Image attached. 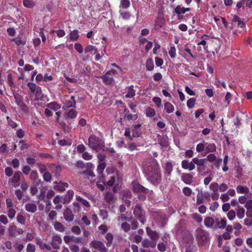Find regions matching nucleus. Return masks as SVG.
Masks as SVG:
<instances>
[{
	"mask_svg": "<svg viewBox=\"0 0 252 252\" xmlns=\"http://www.w3.org/2000/svg\"><path fill=\"white\" fill-rule=\"evenodd\" d=\"M116 71L114 69H112L107 71L102 77L103 83L105 85H109L112 84L114 81L113 76L116 74Z\"/></svg>",
	"mask_w": 252,
	"mask_h": 252,
	"instance_id": "5",
	"label": "nucleus"
},
{
	"mask_svg": "<svg viewBox=\"0 0 252 252\" xmlns=\"http://www.w3.org/2000/svg\"><path fill=\"white\" fill-rule=\"evenodd\" d=\"M205 226L213 229L217 227L222 229L224 228L226 226V221H204Z\"/></svg>",
	"mask_w": 252,
	"mask_h": 252,
	"instance_id": "6",
	"label": "nucleus"
},
{
	"mask_svg": "<svg viewBox=\"0 0 252 252\" xmlns=\"http://www.w3.org/2000/svg\"><path fill=\"white\" fill-rule=\"evenodd\" d=\"M36 165L38 167L39 172L40 173H43L45 172H47V168L45 164L42 163L41 162H38L36 163Z\"/></svg>",
	"mask_w": 252,
	"mask_h": 252,
	"instance_id": "50",
	"label": "nucleus"
},
{
	"mask_svg": "<svg viewBox=\"0 0 252 252\" xmlns=\"http://www.w3.org/2000/svg\"><path fill=\"white\" fill-rule=\"evenodd\" d=\"M141 124H137L133 126V128L132 129V135L133 138H137L140 136L141 134V130L140 127Z\"/></svg>",
	"mask_w": 252,
	"mask_h": 252,
	"instance_id": "22",
	"label": "nucleus"
},
{
	"mask_svg": "<svg viewBox=\"0 0 252 252\" xmlns=\"http://www.w3.org/2000/svg\"><path fill=\"white\" fill-rule=\"evenodd\" d=\"M135 95V91L133 89V86L132 85L130 86L128 88V92L126 94V98H132Z\"/></svg>",
	"mask_w": 252,
	"mask_h": 252,
	"instance_id": "41",
	"label": "nucleus"
},
{
	"mask_svg": "<svg viewBox=\"0 0 252 252\" xmlns=\"http://www.w3.org/2000/svg\"><path fill=\"white\" fill-rule=\"evenodd\" d=\"M193 178L192 175L189 173H183L181 176V180L187 185H190L193 182Z\"/></svg>",
	"mask_w": 252,
	"mask_h": 252,
	"instance_id": "16",
	"label": "nucleus"
},
{
	"mask_svg": "<svg viewBox=\"0 0 252 252\" xmlns=\"http://www.w3.org/2000/svg\"><path fill=\"white\" fill-rule=\"evenodd\" d=\"M190 10V8L189 7L185 8L184 7H181L180 5H178L174 8V12H175L177 15H181L184 14L186 12L189 11Z\"/></svg>",
	"mask_w": 252,
	"mask_h": 252,
	"instance_id": "23",
	"label": "nucleus"
},
{
	"mask_svg": "<svg viewBox=\"0 0 252 252\" xmlns=\"http://www.w3.org/2000/svg\"><path fill=\"white\" fill-rule=\"evenodd\" d=\"M9 236L13 238H15L18 234H21L23 233V230L21 228H17L16 226H11L8 229Z\"/></svg>",
	"mask_w": 252,
	"mask_h": 252,
	"instance_id": "14",
	"label": "nucleus"
},
{
	"mask_svg": "<svg viewBox=\"0 0 252 252\" xmlns=\"http://www.w3.org/2000/svg\"><path fill=\"white\" fill-rule=\"evenodd\" d=\"M205 150L207 153H214L216 151V146L214 143H209L205 142Z\"/></svg>",
	"mask_w": 252,
	"mask_h": 252,
	"instance_id": "26",
	"label": "nucleus"
},
{
	"mask_svg": "<svg viewBox=\"0 0 252 252\" xmlns=\"http://www.w3.org/2000/svg\"><path fill=\"white\" fill-rule=\"evenodd\" d=\"M219 185L217 182H214L210 185L209 188L213 192H218Z\"/></svg>",
	"mask_w": 252,
	"mask_h": 252,
	"instance_id": "53",
	"label": "nucleus"
},
{
	"mask_svg": "<svg viewBox=\"0 0 252 252\" xmlns=\"http://www.w3.org/2000/svg\"><path fill=\"white\" fill-rule=\"evenodd\" d=\"M13 94L15 102L17 105L20 104L21 103L24 102L23 97L21 94H18L15 92H13Z\"/></svg>",
	"mask_w": 252,
	"mask_h": 252,
	"instance_id": "35",
	"label": "nucleus"
},
{
	"mask_svg": "<svg viewBox=\"0 0 252 252\" xmlns=\"http://www.w3.org/2000/svg\"><path fill=\"white\" fill-rule=\"evenodd\" d=\"M63 196L59 195H56L53 199V203L56 205L54 208L57 210L61 209L62 208V204H63Z\"/></svg>",
	"mask_w": 252,
	"mask_h": 252,
	"instance_id": "20",
	"label": "nucleus"
},
{
	"mask_svg": "<svg viewBox=\"0 0 252 252\" xmlns=\"http://www.w3.org/2000/svg\"><path fill=\"white\" fill-rule=\"evenodd\" d=\"M194 164L197 165V171L198 173L201 172L202 170H204V165L207 161V159L201 158L199 159L197 158H193Z\"/></svg>",
	"mask_w": 252,
	"mask_h": 252,
	"instance_id": "10",
	"label": "nucleus"
},
{
	"mask_svg": "<svg viewBox=\"0 0 252 252\" xmlns=\"http://www.w3.org/2000/svg\"><path fill=\"white\" fill-rule=\"evenodd\" d=\"M43 180L46 182H50L52 179V175L48 171L45 172L43 174Z\"/></svg>",
	"mask_w": 252,
	"mask_h": 252,
	"instance_id": "56",
	"label": "nucleus"
},
{
	"mask_svg": "<svg viewBox=\"0 0 252 252\" xmlns=\"http://www.w3.org/2000/svg\"><path fill=\"white\" fill-rule=\"evenodd\" d=\"M88 145L93 150L98 152L104 146V143L99 137L92 134L88 139Z\"/></svg>",
	"mask_w": 252,
	"mask_h": 252,
	"instance_id": "2",
	"label": "nucleus"
},
{
	"mask_svg": "<svg viewBox=\"0 0 252 252\" xmlns=\"http://www.w3.org/2000/svg\"><path fill=\"white\" fill-rule=\"evenodd\" d=\"M63 216L66 220H73V215L71 209L66 208L63 212Z\"/></svg>",
	"mask_w": 252,
	"mask_h": 252,
	"instance_id": "27",
	"label": "nucleus"
},
{
	"mask_svg": "<svg viewBox=\"0 0 252 252\" xmlns=\"http://www.w3.org/2000/svg\"><path fill=\"white\" fill-rule=\"evenodd\" d=\"M90 246L100 252H107L108 250L101 241L94 240L90 243Z\"/></svg>",
	"mask_w": 252,
	"mask_h": 252,
	"instance_id": "9",
	"label": "nucleus"
},
{
	"mask_svg": "<svg viewBox=\"0 0 252 252\" xmlns=\"http://www.w3.org/2000/svg\"><path fill=\"white\" fill-rule=\"evenodd\" d=\"M237 213V216L239 219H242L245 216V210L243 208L239 206H238L237 208L236 209Z\"/></svg>",
	"mask_w": 252,
	"mask_h": 252,
	"instance_id": "34",
	"label": "nucleus"
},
{
	"mask_svg": "<svg viewBox=\"0 0 252 252\" xmlns=\"http://www.w3.org/2000/svg\"><path fill=\"white\" fill-rule=\"evenodd\" d=\"M146 69L148 71H152L153 70L154 67V64L153 60L152 58H149L146 62Z\"/></svg>",
	"mask_w": 252,
	"mask_h": 252,
	"instance_id": "36",
	"label": "nucleus"
},
{
	"mask_svg": "<svg viewBox=\"0 0 252 252\" xmlns=\"http://www.w3.org/2000/svg\"><path fill=\"white\" fill-rule=\"evenodd\" d=\"M77 113L74 109H71L66 114L67 118L74 119L77 116Z\"/></svg>",
	"mask_w": 252,
	"mask_h": 252,
	"instance_id": "46",
	"label": "nucleus"
},
{
	"mask_svg": "<svg viewBox=\"0 0 252 252\" xmlns=\"http://www.w3.org/2000/svg\"><path fill=\"white\" fill-rule=\"evenodd\" d=\"M156 114L155 110L154 108L148 107L146 109V115L148 117H153Z\"/></svg>",
	"mask_w": 252,
	"mask_h": 252,
	"instance_id": "47",
	"label": "nucleus"
},
{
	"mask_svg": "<svg viewBox=\"0 0 252 252\" xmlns=\"http://www.w3.org/2000/svg\"><path fill=\"white\" fill-rule=\"evenodd\" d=\"M50 170L55 174L56 177L60 176L62 172V166L61 165L55 163H51L48 164Z\"/></svg>",
	"mask_w": 252,
	"mask_h": 252,
	"instance_id": "11",
	"label": "nucleus"
},
{
	"mask_svg": "<svg viewBox=\"0 0 252 252\" xmlns=\"http://www.w3.org/2000/svg\"><path fill=\"white\" fill-rule=\"evenodd\" d=\"M84 51L86 54L93 51L94 52V53H96L97 52V49L94 45H88L85 47Z\"/></svg>",
	"mask_w": 252,
	"mask_h": 252,
	"instance_id": "42",
	"label": "nucleus"
},
{
	"mask_svg": "<svg viewBox=\"0 0 252 252\" xmlns=\"http://www.w3.org/2000/svg\"><path fill=\"white\" fill-rule=\"evenodd\" d=\"M15 194L16 196L17 199L20 201L23 197L24 193L22 190L18 189L15 191Z\"/></svg>",
	"mask_w": 252,
	"mask_h": 252,
	"instance_id": "61",
	"label": "nucleus"
},
{
	"mask_svg": "<svg viewBox=\"0 0 252 252\" xmlns=\"http://www.w3.org/2000/svg\"><path fill=\"white\" fill-rule=\"evenodd\" d=\"M26 210L29 212L34 213L37 210L36 206L33 203H28L25 206Z\"/></svg>",
	"mask_w": 252,
	"mask_h": 252,
	"instance_id": "37",
	"label": "nucleus"
},
{
	"mask_svg": "<svg viewBox=\"0 0 252 252\" xmlns=\"http://www.w3.org/2000/svg\"><path fill=\"white\" fill-rule=\"evenodd\" d=\"M105 238L107 241L106 246L107 247H109L112 243L113 240V236L111 233H108L105 236Z\"/></svg>",
	"mask_w": 252,
	"mask_h": 252,
	"instance_id": "48",
	"label": "nucleus"
},
{
	"mask_svg": "<svg viewBox=\"0 0 252 252\" xmlns=\"http://www.w3.org/2000/svg\"><path fill=\"white\" fill-rule=\"evenodd\" d=\"M164 107L166 112L168 114L171 113L174 110V106L169 102H166L164 103Z\"/></svg>",
	"mask_w": 252,
	"mask_h": 252,
	"instance_id": "33",
	"label": "nucleus"
},
{
	"mask_svg": "<svg viewBox=\"0 0 252 252\" xmlns=\"http://www.w3.org/2000/svg\"><path fill=\"white\" fill-rule=\"evenodd\" d=\"M169 54L172 59H174L176 55V49L174 46H171L169 50Z\"/></svg>",
	"mask_w": 252,
	"mask_h": 252,
	"instance_id": "57",
	"label": "nucleus"
},
{
	"mask_svg": "<svg viewBox=\"0 0 252 252\" xmlns=\"http://www.w3.org/2000/svg\"><path fill=\"white\" fill-rule=\"evenodd\" d=\"M26 251H27V252H35V246L32 244L29 243L27 246Z\"/></svg>",
	"mask_w": 252,
	"mask_h": 252,
	"instance_id": "63",
	"label": "nucleus"
},
{
	"mask_svg": "<svg viewBox=\"0 0 252 252\" xmlns=\"http://www.w3.org/2000/svg\"><path fill=\"white\" fill-rule=\"evenodd\" d=\"M82 174L86 175L87 176V177L89 179L92 180L93 178L95 177V175L93 171L90 169H86L84 170L82 172Z\"/></svg>",
	"mask_w": 252,
	"mask_h": 252,
	"instance_id": "38",
	"label": "nucleus"
},
{
	"mask_svg": "<svg viewBox=\"0 0 252 252\" xmlns=\"http://www.w3.org/2000/svg\"><path fill=\"white\" fill-rule=\"evenodd\" d=\"M236 191L238 193L247 194L249 192V189L246 186L238 185L236 187Z\"/></svg>",
	"mask_w": 252,
	"mask_h": 252,
	"instance_id": "32",
	"label": "nucleus"
},
{
	"mask_svg": "<svg viewBox=\"0 0 252 252\" xmlns=\"http://www.w3.org/2000/svg\"><path fill=\"white\" fill-rule=\"evenodd\" d=\"M70 108H76V101L74 96H71L70 99L66 100L63 106L64 110Z\"/></svg>",
	"mask_w": 252,
	"mask_h": 252,
	"instance_id": "17",
	"label": "nucleus"
},
{
	"mask_svg": "<svg viewBox=\"0 0 252 252\" xmlns=\"http://www.w3.org/2000/svg\"><path fill=\"white\" fill-rule=\"evenodd\" d=\"M130 5L129 0H121L120 7L123 9H127L130 6Z\"/></svg>",
	"mask_w": 252,
	"mask_h": 252,
	"instance_id": "49",
	"label": "nucleus"
},
{
	"mask_svg": "<svg viewBox=\"0 0 252 252\" xmlns=\"http://www.w3.org/2000/svg\"><path fill=\"white\" fill-rule=\"evenodd\" d=\"M79 31L77 30H74L71 31L69 34V41H75L78 39L79 38Z\"/></svg>",
	"mask_w": 252,
	"mask_h": 252,
	"instance_id": "25",
	"label": "nucleus"
},
{
	"mask_svg": "<svg viewBox=\"0 0 252 252\" xmlns=\"http://www.w3.org/2000/svg\"><path fill=\"white\" fill-rule=\"evenodd\" d=\"M205 142L200 143L196 146V150L197 152H201L205 149Z\"/></svg>",
	"mask_w": 252,
	"mask_h": 252,
	"instance_id": "59",
	"label": "nucleus"
},
{
	"mask_svg": "<svg viewBox=\"0 0 252 252\" xmlns=\"http://www.w3.org/2000/svg\"><path fill=\"white\" fill-rule=\"evenodd\" d=\"M35 101H39L43 99V94L42 93V90L41 87L37 89V90L35 92Z\"/></svg>",
	"mask_w": 252,
	"mask_h": 252,
	"instance_id": "39",
	"label": "nucleus"
},
{
	"mask_svg": "<svg viewBox=\"0 0 252 252\" xmlns=\"http://www.w3.org/2000/svg\"><path fill=\"white\" fill-rule=\"evenodd\" d=\"M46 107H48L50 110L54 112H57L61 108V105L58 104L57 102L54 101L51 103H48L46 105Z\"/></svg>",
	"mask_w": 252,
	"mask_h": 252,
	"instance_id": "24",
	"label": "nucleus"
},
{
	"mask_svg": "<svg viewBox=\"0 0 252 252\" xmlns=\"http://www.w3.org/2000/svg\"><path fill=\"white\" fill-rule=\"evenodd\" d=\"M141 245L143 248H148L151 247L155 248L157 245V242H155L151 240L145 239L143 240Z\"/></svg>",
	"mask_w": 252,
	"mask_h": 252,
	"instance_id": "21",
	"label": "nucleus"
},
{
	"mask_svg": "<svg viewBox=\"0 0 252 252\" xmlns=\"http://www.w3.org/2000/svg\"><path fill=\"white\" fill-rule=\"evenodd\" d=\"M135 217L138 220H144L145 213L140 204H136L133 210Z\"/></svg>",
	"mask_w": 252,
	"mask_h": 252,
	"instance_id": "7",
	"label": "nucleus"
},
{
	"mask_svg": "<svg viewBox=\"0 0 252 252\" xmlns=\"http://www.w3.org/2000/svg\"><path fill=\"white\" fill-rule=\"evenodd\" d=\"M163 19L160 17L157 18L155 20V27L156 30L160 29L163 24Z\"/></svg>",
	"mask_w": 252,
	"mask_h": 252,
	"instance_id": "40",
	"label": "nucleus"
},
{
	"mask_svg": "<svg viewBox=\"0 0 252 252\" xmlns=\"http://www.w3.org/2000/svg\"><path fill=\"white\" fill-rule=\"evenodd\" d=\"M183 193L186 196H190L192 193V190L190 188L185 187L183 189Z\"/></svg>",
	"mask_w": 252,
	"mask_h": 252,
	"instance_id": "54",
	"label": "nucleus"
},
{
	"mask_svg": "<svg viewBox=\"0 0 252 252\" xmlns=\"http://www.w3.org/2000/svg\"><path fill=\"white\" fill-rule=\"evenodd\" d=\"M173 170V165L171 162H167L164 168V173L168 176H170Z\"/></svg>",
	"mask_w": 252,
	"mask_h": 252,
	"instance_id": "28",
	"label": "nucleus"
},
{
	"mask_svg": "<svg viewBox=\"0 0 252 252\" xmlns=\"http://www.w3.org/2000/svg\"><path fill=\"white\" fill-rule=\"evenodd\" d=\"M147 235L150 237L151 240L157 243V241L159 238V236L156 231L152 230L149 227L146 228Z\"/></svg>",
	"mask_w": 252,
	"mask_h": 252,
	"instance_id": "13",
	"label": "nucleus"
},
{
	"mask_svg": "<svg viewBox=\"0 0 252 252\" xmlns=\"http://www.w3.org/2000/svg\"><path fill=\"white\" fill-rule=\"evenodd\" d=\"M181 166L184 169L188 170L189 171H192L195 168L193 158L191 161H189V160L187 159L183 160L182 161Z\"/></svg>",
	"mask_w": 252,
	"mask_h": 252,
	"instance_id": "12",
	"label": "nucleus"
},
{
	"mask_svg": "<svg viewBox=\"0 0 252 252\" xmlns=\"http://www.w3.org/2000/svg\"><path fill=\"white\" fill-rule=\"evenodd\" d=\"M76 199L77 201L81 203L83 205H84L86 207H89L90 206V203L87 200L83 199L79 195H76Z\"/></svg>",
	"mask_w": 252,
	"mask_h": 252,
	"instance_id": "45",
	"label": "nucleus"
},
{
	"mask_svg": "<svg viewBox=\"0 0 252 252\" xmlns=\"http://www.w3.org/2000/svg\"><path fill=\"white\" fill-rule=\"evenodd\" d=\"M22 174L21 172L20 171H16L14 174L12 178L10 179V181L11 183L13 184H16L18 183L20 180V175Z\"/></svg>",
	"mask_w": 252,
	"mask_h": 252,
	"instance_id": "29",
	"label": "nucleus"
},
{
	"mask_svg": "<svg viewBox=\"0 0 252 252\" xmlns=\"http://www.w3.org/2000/svg\"><path fill=\"white\" fill-rule=\"evenodd\" d=\"M195 103H196V98H194V97L190 98L187 101V105L189 108H192L194 106Z\"/></svg>",
	"mask_w": 252,
	"mask_h": 252,
	"instance_id": "52",
	"label": "nucleus"
},
{
	"mask_svg": "<svg viewBox=\"0 0 252 252\" xmlns=\"http://www.w3.org/2000/svg\"><path fill=\"white\" fill-rule=\"evenodd\" d=\"M144 173L147 179L154 185H158L161 181L159 165L156 159H153L144 167Z\"/></svg>",
	"mask_w": 252,
	"mask_h": 252,
	"instance_id": "1",
	"label": "nucleus"
},
{
	"mask_svg": "<svg viewBox=\"0 0 252 252\" xmlns=\"http://www.w3.org/2000/svg\"><path fill=\"white\" fill-rule=\"evenodd\" d=\"M23 5L27 8H32L35 6V3L32 0H23Z\"/></svg>",
	"mask_w": 252,
	"mask_h": 252,
	"instance_id": "43",
	"label": "nucleus"
},
{
	"mask_svg": "<svg viewBox=\"0 0 252 252\" xmlns=\"http://www.w3.org/2000/svg\"><path fill=\"white\" fill-rule=\"evenodd\" d=\"M196 248L195 245H189L186 247V252H196Z\"/></svg>",
	"mask_w": 252,
	"mask_h": 252,
	"instance_id": "64",
	"label": "nucleus"
},
{
	"mask_svg": "<svg viewBox=\"0 0 252 252\" xmlns=\"http://www.w3.org/2000/svg\"><path fill=\"white\" fill-rule=\"evenodd\" d=\"M196 231V240L199 246H205L210 242L209 233L201 229L197 228Z\"/></svg>",
	"mask_w": 252,
	"mask_h": 252,
	"instance_id": "3",
	"label": "nucleus"
},
{
	"mask_svg": "<svg viewBox=\"0 0 252 252\" xmlns=\"http://www.w3.org/2000/svg\"><path fill=\"white\" fill-rule=\"evenodd\" d=\"M11 165L14 169H17L20 165V161L17 158H14L12 160Z\"/></svg>",
	"mask_w": 252,
	"mask_h": 252,
	"instance_id": "62",
	"label": "nucleus"
},
{
	"mask_svg": "<svg viewBox=\"0 0 252 252\" xmlns=\"http://www.w3.org/2000/svg\"><path fill=\"white\" fill-rule=\"evenodd\" d=\"M231 25V29L235 30V31L233 32V34H237V31H240V33L244 31L245 24L241 21L240 18L236 15L233 16Z\"/></svg>",
	"mask_w": 252,
	"mask_h": 252,
	"instance_id": "4",
	"label": "nucleus"
},
{
	"mask_svg": "<svg viewBox=\"0 0 252 252\" xmlns=\"http://www.w3.org/2000/svg\"><path fill=\"white\" fill-rule=\"evenodd\" d=\"M62 242V240L59 235H54L52 238L51 245L52 246L53 249L55 250H59L60 248V244Z\"/></svg>",
	"mask_w": 252,
	"mask_h": 252,
	"instance_id": "15",
	"label": "nucleus"
},
{
	"mask_svg": "<svg viewBox=\"0 0 252 252\" xmlns=\"http://www.w3.org/2000/svg\"><path fill=\"white\" fill-rule=\"evenodd\" d=\"M11 41H13L15 42L17 46L20 45H24L26 43V41L25 40L22 39L21 37L20 36H17L15 38H11Z\"/></svg>",
	"mask_w": 252,
	"mask_h": 252,
	"instance_id": "31",
	"label": "nucleus"
},
{
	"mask_svg": "<svg viewBox=\"0 0 252 252\" xmlns=\"http://www.w3.org/2000/svg\"><path fill=\"white\" fill-rule=\"evenodd\" d=\"M74 195V191L72 190H68L65 195L63 196V204L68 203L70 202L72 199Z\"/></svg>",
	"mask_w": 252,
	"mask_h": 252,
	"instance_id": "19",
	"label": "nucleus"
},
{
	"mask_svg": "<svg viewBox=\"0 0 252 252\" xmlns=\"http://www.w3.org/2000/svg\"><path fill=\"white\" fill-rule=\"evenodd\" d=\"M131 185L133 187V190L134 192L139 193H148L149 190L141 185L137 181H133Z\"/></svg>",
	"mask_w": 252,
	"mask_h": 252,
	"instance_id": "8",
	"label": "nucleus"
},
{
	"mask_svg": "<svg viewBox=\"0 0 252 252\" xmlns=\"http://www.w3.org/2000/svg\"><path fill=\"white\" fill-rule=\"evenodd\" d=\"M18 106L24 113L27 114L29 112V110L28 106L24 102L19 104Z\"/></svg>",
	"mask_w": 252,
	"mask_h": 252,
	"instance_id": "51",
	"label": "nucleus"
},
{
	"mask_svg": "<svg viewBox=\"0 0 252 252\" xmlns=\"http://www.w3.org/2000/svg\"><path fill=\"white\" fill-rule=\"evenodd\" d=\"M57 184L54 186V189L56 190L59 191H63L65 190V189L68 187V184L67 183L60 181L59 183L57 182H55Z\"/></svg>",
	"mask_w": 252,
	"mask_h": 252,
	"instance_id": "18",
	"label": "nucleus"
},
{
	"mask_svg": "<svg viewBox=\"0 0 252 252\" xmlns=\"http://www.w3.org/2000/svg\"><path fill=\"white\" fill-rule=\"evenodd\" d=\"M54 225L56 230L60 232H63L64 230L63 226L59 221H55Z\"/></svg>",
	"mask_w": 252,
	"mask_h": 252,
	"instance_id": "55",
	"label": "nucleus"
},
{
	"mask_svg": "<svg viewBox=\"0 0 252 252\" xmlns=\"http://www.w3.org/2000/svg\"><path fill=\"white\" fill-rule=\"evenodd\" d=\"M115 199V197L114 194L110 192L107 191L106 192L104 200L107 203H111L113 202Z\"/></svg>",
	"mask_w": 252,
	"mask_h": 252,
	"instance_id": "30",
	"label": "nucleus"
},
{
	"mask_svg": "<svg viewBox=\"0 0 252 252\" xmlns=\"http://www.w3.org/2000/svg\"><path fill=\"white\" fill-rule=\"evenodd\" d=\"M27 86L29 88L31 92L33 94L35 93L37 89L40 88L39 86L36 85L35 83L32 82L28 83Z\"/></svg>",
	"mask_w": 252,
	"mask_h": 252,
	"instance_id": "44",
	"label": "nucleus"
},
{
	"mask_svg": "<svg viewBox=\"0 0 252 252\" xmlns=\"http://www.w3.org/2000/svg\"><path fill=\"white\" fill-rule=\"evenodd\" d=\"M38 177V173L36 170H32L30 175V178L31 180L35 181L36 180Z\"/></svg>",
	"mask_w": 252,
	"mask_h": 252,
	"instance_id": "60",
	"label": "nucleus"
},
{
	"mask_svg": "<svg viewBox=\"0 0 252 252\" xmlns=\"http://www.w3.org/2000/svg\"><path fill=\"white\" fill-rule=\"evenodd\" d=\"M121 16L123 19L127 20L130 17V14L127 11H122L121 10L119 11Z\"/></svg>",
	"mask_w": 252,
	"mask_h": 252,
	"instance_id": "58",
	"label": "nucleus"
}]
</instances>
